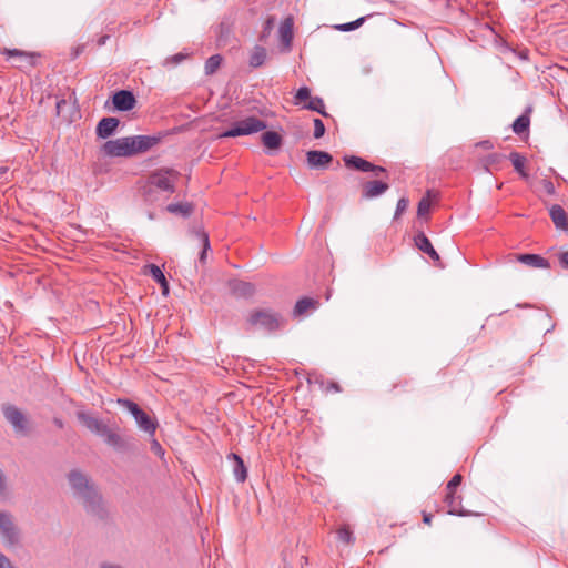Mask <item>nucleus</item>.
Segmentation results:
<instances>
[{
	"label": "nucleus",
	"instance_id": "12",
	"mask_svg": "<svg viewBox=\"0 0 568 568\" xmlns=\"http://www.w3.org/2000/svg\"><path fill=\"white\" fill-rule=\"evenodd\" d=\"M78 420L85 426L91 433L103 438L108 429L110 428L106 424H104L101 419L93 417L92 415L85 412L77 413Z\"/></svg>",
	"mask_w": 568,
	"mask_h": 568
},
{
	"label": "nucleus",
	"instance_id": "23",
	"mask_svg": "<svg viewBox=\"0 0 568 568\" xmlns=\"http://www.w3.org/2000/svg\"><path fill=\"white\" fill-rule=\"evenodd\" d=\"M549 215L557 229L568 231V215L560 205L554 204L549 210Z\"/></svg>",
	"mask_w": 568,
	"mask_h": 568
},
{
	"label": "nucleus",
	"instance_id": "36",
	"mask_svg": "<svg viewBox=\"0 0 568 568\" xmlns=\"http://www.w3.org/2000/svg\"><path fill=\"white\" fill-rule=\"evenodd\" d=\"M365 20H366L365 17H361L352 22L336 24L335 29L338 31H343V32L353 31V30L358 29L365 22Z\"/></svg>",
	"mask_w": 568,
	"mask_h": 568
},
{
	"label": "nucleus",
	"instance_id": "49",
	"mask_svg": "<svg viewBox=\"0 0 568 568\" xmlns=\"http://www.w3.org/2000/svg\"><path fill=\"white\" fill-rule=\"evenodd\" d=\"M559 263L562 268L568 270V251L559 254Z\"/></svg>",
	"mask_w": 568,
	"mask_h": 568
},
{
	"label": "nucleus",
	"instance_id": "16",
	"mask_svg": "<svg viewBox=\"0 0 568 568\" xmlns=\"http://www.w3.org/2000/svg\"><path fill=\"white\" fill-rule=\"evenodd\" d=\"M120 124V120L113 116L102 118L95 128V135L98 139H108L112 136Z\"/></svg>",
	"mask_w": 568,
	"mask_h": 568
},
{
	"label": "nucleus",
	"instance_id": "19",
	"mask_svg": "<svg viewBox=\"0 0 568 568\" xmlns=\"http://www.w3.org/2000/svg\"><path fill=\"white\" fill-rule=\"evenodd\" d=\"M229 287L232 294H234L237 297H251L255 293L254 284L241 280L230 281Z\"/></svg>",
	"mask_w": 568,
	"mask_h": 568
},
{
	"label": "nucleus",
	"instance_id": "34",
	"mask_svg": "<svg viewBox=\"0 0 568 568\" xmlns=\"http://www.w3.org/2000/svg\"><path fill=\"white\" fill-rule=\"evenodd\" d=\"M222 62V57L220 54L211 55L204 64L205 74L211 75L216 72Z\"/></svg>",
	"mask_w": 568,
	"mask_h": 568
},
{
	"label": "nucleus",
	"instance_id": "33",
	"mask_svg": "<svg viewBox=\"0 0 568 568\" xmlns=\"http://www.w3.org/2000/svg\"><path fill=\"white\" fill-rule=\"evenodd\" d=\"M303 109L311 110L328 118L329 114L325 110L324 100L321 97H311L310 101L302 106Z\"/></svg>",
	"mask_w": 568,
	"mask_h": 568
},
{
	"label": "nucleus",
	"instance_id": "55",
	"mask_svg": "<svg viewBox=\"0 0 568 568\" xmlns=\"http://www.w3.org/2000/svg\"><path fill=\"white\" fill-rule=\"evenodd\" d=\"M100 568H123L120 565L111 564V562H102Z\"/></svg>",
	"mask_w": 568,
	"mask_h": 568
},
{
	"label": "nucleus",
	"instance_id": "28",
	"mask_svg": "<svg viewBox=\"0 0 568 568\" xmlns=\"http://www.w3.org/2000/svg\"><path fill=\"white\" fill-rule=\"evenodd\" d=\"M267 58V51L262 45H255L250 54L248 64L252 68L262 67Z\"/></svg>",
	"mask_w": 568,
	"mask_h": 568
},
{
	"label": "nucleus",
	"instance_id": "56",
	"mask_svg": "<svg viewBox=\"0 0 568 568\" xmlns=\"http://www.w3.org/2000/svg\"><path fill=\"white\" fill-rule=\"evenodd\" d=\"M432 514H428V513H424L423 514V521L426 524V525H430L432 523Z\"/></svg>",
	"mask_w": 568,
	"mask_h": 568
},
{
	"label": "nucleus",
	"instance_id": "5",
	"mask_svg": "<svg viewBox=\"0 0 568 568\" xmlns=\"http://www.w3.org/2000/svg\"><path fill=\"white\" fill-rule=\"evenodd\" d=\"M0 541L9 549L20 546L22 541V531L9 510H0Z\"/></svg>",
	"mask_w": 568,
	"mask_h": 568
},
{
	"label": "nucleus",
	"instance_id": "45",
	"mask_svg": "<svg viewBox=\"0 0 568 568\" xmlns=\"http://www.w3.org/2000/svg\"><path fill=\"white\" fill-rule=\"evenodd\" d=\"M150 449L152 453H154L156 456H159L160 458H163L164 455H165V450L163 449V447L161 446V444L159 443L158 439L154 438V436L152 437L151 439V443H150Z\"/></svg>",
	"mask_w": 568,
	"mask_h": 568
},
{
	"label": "nucleus",
	"instance_id": "22",
	"mask_svg": "<svg viewBox=\"0 0 568 568\" xmlns=\"http://www.w3.org/2000/svg\"><path fill=\"white\" fill-rule=\"evenodd\" d=\"M320 302L313 297H302L300 298L294 306L293 316L300 317L307 314L310 311H314L317 308Z\"/></svg>",
	"mask_w": 568,
	"mask_h": 568
},
{
	"label": "nucleus",
	"instance_id": "20",
	"mask_svg": "<svg viewBox=\"0 0 568 568\" xmlns=\"http://www.w3.org/2000/svg\"><path fill=\"white\" fill-rule=\"evenodd\" d=\"M293 27H294V20L290 16L281 22L280 28H278L281 43L288 50L291 49L292 41H293Z\"/></svg>",
	"mask_w": 568,
	"mask_h": 568
},
{
	"label": "nucleus",
	"instance_id": "26",
	"mask_svg": "<svg viewBox=\"0 0 568 568\" xmlns=\"http://www.w3.org/2000/svg\"><path fill=\"white\" fill-rule=\"evenodd\" d=\"M262 143L268 150H277L281 148L283 139L282 135L275 131H265L261 135Z\"/></svg>",
	"mask_w": 568,
	"mask_h": 568
},
{
	"label": "nucleus",
	"instance_id": "32",
	"mask_svg": "<svg viewBox=\"0 0 568 568\" xmlns=\"http://www.w3.org/2000/svg\"><path fill=\"white\" fill-rule=\"evenodd\" d=\"M506 155L501 153H490L483 159L484 170L490 172L491 169L498 170Z\"/></svg>",
	"mask_w": 568,
	"mask_h": 568
},
{
	"label": "nucleus",
	"instance_id": "2",
	"mask_svg": "<svg viewBox=\"0 0 568 568\" xmlns=\"http://www.w3.org/2000/svg\"><path fill=\"white\" fill-rule=\"evenodd\" d=\"M161 140V134L132 135L108 140L100 146V153L109 158H131L149 151L159 144Z\"/></svg>",
	"mask_w": 568,
	"mask_h": 568
},
{
	"label": "nucleus",
	"instance_id": "50",
	"mask_svg": "<svg viewBox=\"0 0 568 568\" xmlns=\"http://www.w3.org/2000/svg\"><path fill=\"white\" fill-rule=\"evenodd\" d=\"M85 49V45L84 44H79L78 47H75L71 53V58L74 60L77 59Z\"/></svg>",
	"mask_w": 568,
	"mask_h": 568
},
{
	"label": "nucleus",
	"instance_id": "59",
	"mask_svg": "<svg viewBox=\"0 0 568 568\" xmlns=\"http://www.w3.org/2000/svg\"><path fill=\"white\" fill-rule=\"evenodd\" d=\"M517 307H530L528 304H517Z\"/></svg>",
	"mask_w": 568,
	"mask_h": 568
},
{
	"label": "nucleus",
	"instance_id": "46",
	"mask_svg": "<svg viewBox=\"0 0 568 568\" xmlns=\"http://www.w3.org/2000/svg\"><path fill=\"white\" fill-rule=\"evenodd\" d=\"M463 476L460 474H456L452 477V479L447 483L446 490L455 493L456 488L462 484Z\"/></svg>",
	"mask_w": 568,
	"mask_h": 568
},
{
	"label": "nucleus",
	"instance_id": "38",
	"mask_svg": "<svg viewBox=\"0 0 568 568\" xmlns=\"http://www.w3.org/2000/svg\"><path fill=\"white\" fill-rule=\"evenodd\" d=\"M274 26H275V18L274 17H268L264 24H263V29H262V32L260 34V41H266V39L270 37V34L272 33L273 29H274Z\"/></svg>",
	"mask_w": 568,
	"mask_h": 568
},
{
	"label": "nucleus",
	"instance_id": "54",
	"mask_svg": "<svg viewBox=\"0 0 568 568\" xmlns=\"http://www.w3.org/2000/svg\"><path fill=\"white\" fill-rule=\"evenodd\" d=\"M327 390L341 392V387H339V385L337 383L332 382L327 386Z\"/></svg>",
	"mask_w": 568,
	"mask_h": 568
},
{
	"label": "nucleus",
	"instance_id": "18",
	"mask_svg": "<svg viewBox=\"0 0 568 568\" xmlns=\"http://www.w3.org/2000/svg\"><path fill=\"white\" fill-rule=\"evenodd\" d=\"M3 54L8 58H18L20 64L17 67L23 68L26 65L33 67L37 63V59L39 58L38 53L27 52L19 49H4Z\"/></svg>",
	"mask_w": 568,
	"mask_h": 568
},
{
	"label": "nucleus",
	"instance_id": "30",
	"mask_svg": "<svg viewBox=\"0 0 568 568\" xmlns=\"http://www.w3.org/2000/svg\"><path fill=\"white\" fill-rule=\"evenodd\" d=\"M141 196L148 204H154L161 200L160 191L152 186L148 181L141 187Z\"/></svg>",
	"mask_w": 568,
	"mask_h": 568
},
{
	"label": "nucleus",
	"instance_id": "4",
	"mask_svg": "<svg viewBox=\"0 0 568 568\" xmlns=\"http://www.w3.org/2000/svg\"><path fill=\"white\" fill-rule=\"evenodd\" d=\"M116 402L132 415L140 430L144 432L150 437L154 436L159 427V423L155 417L151 416L129 398H119Z\"/></svg>",
	"mask_w": 568,
	"mask_h": 568
},
{
	"label": "nucleus",
	"instance_id": "57",
	"mask_svg": "<svg viewBox=\"0 0 568 568\" xmlns=\"http://www.w3.org/2000/svg\"><path fill=\"white\" fill-rule=\"evenodd\" d=\"M108 39H109V36H108V34H104V36L100 37V38H99V40H98V45H99V47L104 45V44L106 43V40H108Z\"/></svg>",
	"mask_w": 568,
	"mask_h": 568
},
{
	"label": "nucleus",
	"instance_id": "8",
	"mask_svg": "<svg viewBox=\"0 0 568 568\" xmlns=\"http://www.w3.org/2000/svg\"><path fill=\"white\" fill-rule=\"evenodd\" d=\"M181 173L171 168H161L151 172L148 182L156 190L172 194L175 192V182Z\"/></svg>",
	"mask_w": 568,
	"mask_h": 568
},
{
	"label": "nucleus",
	"instance_id": "60",
	"mask_svg": "<svg viewBox=\"0 0 568 568\" xmlns=\"http://www.w3.org/2000/svg\"><path fill=\"white\" fill-rule=\"evenodd\" d=\"M149 219L153 220L154 219V213L150 212L149 213Z\"/></svg>",
	"mask_w": 568,
	"mask_h": 568
},
{
	"label": "nucleus",
	"instance_id": "21",
	"mask_svg": "<svg viewBox=\"0 0 568 568\" xmlns=\"http://www.w3.org/2000/svg\"><path fill=\"white\" fill-rule=\"evenodd\" d=\"M517 261L534 268H548L550 266L549 261L539 254H519Z\"/></svg>",
	"mask_w": 568,
	"mask_h": 568
},
{
	"label": "nucleus",
	"instance_id": "29",
	"mask_svg": "<svg viewBox=\"0 0 568 568\" xmlns=\"http://www.w3.org/2000/svg\"><path fill=\"white\" fill-rule=\"evenodd\" d=\"M165 210L175 215H181L183 217H189L194 211L193 204L185 202V203H170L166 205Z\"/></svg>",
	"mask_w": 568,
	"mask_h": 568
},
{
	"label": "nucleus",
	"instance_id": "6",
	"mask_svg": "<svg viewBox=\"0 0 568 568\" xmlns=\"http://www.w3.org/2000/svg\"><path fill=\"white\" fill-rule=\"evenodd\" d=\"M247 323L253 327H260L268 333L282 328L284 324L283 316L271 308H258L250 313Z\"/></svg>",
	"mask_w": 568,
	"mask_h": 568
},
{
	"label": "nucleus",
	"instance_id": "13",
	"mask_svg": "<svg viewBox=\"0 0 568 568\" xmlns=\"http://www.w3.org/2000/svg\"><path fill=\"white\" fill-rule=\"evenodd\" d=\"M113 108L120 112H126L134 109L136 99L130 90H119L112 95Z\"/></svg>",
	"mask_w": 568,
	"mask_h": 568
},
{
	"label": "nucleus",
	"instance_id": "35",
	"mask_svg": "<svg viewBox=\"0 0 568 568\" xmlns=\"http://www.w3.org/2000/svg\"><path fill=\"white\" fill-rule=\"evenodd\" d=\"M311 90L307 87H301L294 95V104L300 105L307 103L311 99Z\"/></svg>",
	"mask_w": 568,
	"mask_h": 568
},
{
	"label": "nucleus",
	"instance_id": "47",
	"mask_svg": "<svg viewBox=\"0 0 568 568\" xmlns=\"http://www.w3.org/2000/svg\"><path fill=\"white\" fill-rule=\"evenodd\" d=\"M0 568H17L10 558L0 551Z\"/></svg>",
	"mask_w": 568,
	"mask_h": 568
},
{
	"label": "nucleus",
	"instance_id": "31",
	"mask_svg": "<svg viewBox=\"0 0 568 568\" xmlns=\"http://www.w3.org/2000/svg\"><path fill=\"white\" fill-rule=\"evenodd\" d=\"M508 159L511 161L515 171L523 179H528L529 178L528 173L525 171V163H526V158L525 156H523L518 152H510V154L508 155Z\"/></svg>",
	"mask_w": 568,
	"mask_h": 568
},
{
	"label": "nucleus",
	"instance_id": "61",
	"mask_svg": "<svg viewBox=\"0 0 568 568\" xmlns=\"http://www.w3.org/2000/svg\"><path fill=\"white\" fill-rule=\"evenodd\" d=\"M61 103H64V101H59V102L57 103V108H58V110L60 109Z\"/></svg>",
	"mask_w": 568,
	"mask_h": 568
},
{
	"label": "nucleus",
	"instance_id": "15",
	"mask_svg": "<svg viewBox=\"0 0 568 568\" xmlns=\"http://www.w3.org/2000/svg\"><path fill=\"white\" fill-rule=\"evenodd\" d=\"M445 504L448 506V514L453 516H478L479 514L466 510L462 507V496H456L453 491H447L445 499Z\"/></svg>",
	"mask_w": 568,
	"mask_h": 568
},
{
	"label": "nucleus",
	"instance_id": "24",
	"mask_svg": "<svg viewBox=\"0 0 568 568\" xmlns=\"http://www.w3.org/2000/svg\"><path fill=\"white\" fill-rule=\"evenodd\" d=\"M531 111L532 108L530 105L527 106L525 112L513 122L511 129L514 133L521 135L523 133H527L529 131Z\"/></svg>",
	"mask_w": 568,
	"mask_h": 568
},
{
	"label": "nucleus",
	"instance_id": "14",
	"mask_svg": "<svg viewBox=\"0 0 568 568\" xmlns=\"http://www.w3.org/2000/svg\"><path fill=\"white\" fill-rule=\"evenodd\" d=\"M306 162L310 169H326L333 162V156L326 151L311 150L306 153Z\"/></svg>",
	"mask_w": 568,
	"mask_h": 568
},
{
	"label": "nucleus",
	"instance_id": "51",
	"mask_svg": "<svg viewBox=\"0 0 568 568\" xmlns=\"http://www.w3.org/2000/svg\"><path fill=\"white\" fill-rule=\"evenodd\" d=\"M477 145L485 150H489L493 148V143L489 140L480 141Z\"/></svg>",
	"mask_w": 568,
	"mask_h": 568
},
{
	"label": "nucleus",
	"instance_id": "39",
	"mask_svg": "<svg viewBox=\"0 0 568 568\" xmlns=\"http://www.w3.org/2000/svg\"><path fill=\"white\" fill-rule=\"evenodd\" d=\"M186 58H187L186 53L179 52L174 55L168 57L163 61V67L178 65L179 63L183 62Z\"/></svg>",
	"mask_w": 568,
	"mask_h": 568
},
{
	"label": "nucleus",
	"instance_id": "52",
	"mask_svg": "<svg viewBox=\"0 0 568 568\" xmlns=\"http://www.w3.org/2000/svg\"><path fill=\"white\" fill-rule=\"evenodd\" d=\"M53 424L60 429L64 428V422L60 417H53Z\"/></svg>",
	"mask_w": 568,
	"mask_h": 568
},
{
	"label": "nucleus",
	"instance_id": "11",
	"mask_svg": "<svg viewBox=\"0 0 568 568\" xmlns=\"http://www.w3.org/2000/svg\"><path fill=\"white\" fill-rule=\"evenodd\" d=\"M4 419L12 426L16 434L27 435L29 433V420L27 416L12 404L2 405Z\"/></svg>",
	"mask_w": 568,
	"mask_h": 568
},
{
	"label": "nucleus",
	"instance_id": "9",
	"mask_svg": "<svg viewBox=\"0 0 568 568\" xmlns=\"http://www.w3.org/2000/svg\"><path fill=\"white\" fill-rule=\"evenodd\" d=\"M267 128L265 121L256 116H247L243 120L235 122L230 129L220 134V138H235L241 135H250L257 133Z\"/></svg>",
	"mask_w": 568,
	"mask_h": 568
},
{
	"label": "nucleus",
	"instance_id": "40",
	"mask_svg": "<svg viewBox=\"0 0 568 568\" xmlns=\"http://www.w3.org/2000/svg\"><path fill=\"white\" fill-rule=\"evenodd\" d=\"M337 538L345 544H352L354 541L353 532L347 527H342L337 530Z\"/></svg>",
	"mask_w": 568,
	"mask_h": 568
},
{
	"label": "nucleus",
	"instance_id": "1",
	"mask_svg": "<svg viewBox=\"0 0 568 568\" xmlns=\"http://www.w3.org/2000/svg\"><path fill=\"white\" fill-rule=\"evenodd\" d=\"M343 161L348 169L358 172H371L375 178L361 183L362 199H376L389 190V183L385 180L388 178V171L384 166L373 164L357 155H345Z\"/></svg>",
	"mask_w": 568,
	"mask_h": 568
},
{
	"label": "nucleus",
	"instance_id": "53",
	"mask_svg": "<svg viewBox=\"0 0 568 568\" xmlns=\"http://www.w3.org/2000/svg\"><path fill=\"white\" fill-rule=\"evenodd\" d=\"M159 284L162 288L163 294H168L169 293V282L166 281V278H164V282H159Z\"/></svg>",
	"mask_w": 568,
	"mask_h": 568
},
{
	"label": "nucleus",
	"instance_id": "44",
	"mask_svg": "<svg viewBox=\"0 0 568 568\" xmlns=\"http://www.w3.org/2000/svg\"><path fill=\"white\" fill-rule=\"evenodd\" d=\"M408 203H409V201L406 197H400L397 201L394 220H397L400 216V214H403L407 210Z\"/></svg>",
	"mask_w": 568,
	"mask_h": 568
},
{
	"label": "nucleus",
	"instance_id": "27",
	"mask_svg": "<svg viewBox=\"0 0 568 568\" xmlns=\"http://www.w3.org/2000/svg\"><path fill=\"white\" fill-rule=\"evenodd\" d=\"M229 458L234 460L233 474L235 479L239 483H244L247 478V469L244 465L243 459L234 453L230 454Z\"/></svg>",
	"mask_w": 568,
	"mask_h": 568
},
{
	"label": "nucleus",
	"instance_id": "25",
	"mask_svg": "<svg viewBox=\"0 0 568 568\" xmlns=\"http://www.w3.org/2000/svg\"><path fill=\"white\" fill-rule=\"evenodd\" d=\"M190 233L196 236L201 244L202 250L200 252L199 261L205 263L207 251L211 248L209 234L202 227H193Z\"/></svg>",
	"mask_w": 568,
	"mask_h": 568
},
{
	"label": "nucleus",
	"instance_id": "37",
	"mask_svg": "<svg viewBox=\"0 0 568 568\" xmlns=\"http://www.w3.org/2000/svg\"><path fill=\"white\" fill-rule=\"evenodd\" d=\"M10 497V489L8 478L4 471L0 468V500L4 501Z\"/></svg>",
	"mask_w": 568,
	"mask_h": 568
},
{
	"label": "nucleus",
	"instance_id": "7",
	"mask_svg": "<svg viewBox=\"0 0 568 568\" xmlns=\"http://www.w3.org/2000/svg\"><path fill=\"white\" fill-rule=\"evenodd\" d=\"M72 497L78 500L82 495L90 493L98 486L95 480L80 468H73L65 475Z\"/></svg>",
	"mask_w": 568,
	"mask_h": 568
},
{
	"label": "nucleus",
	"instance_id": "48",
	"mask_svg": "<svg viewBox=\"0 0 568 568\" xmlns=\"http://www.w3.org/2000/svg\"><path fill=\"white\" fill-rule=\"evenodd\" d=\"M544 189L549 195H554L556 193L555 185L550 180H544L542 181Z\"/></svg>",
	"mask_w": 568,
	"mask_h": 568
},
{
	"label": "nucleus",
	"instance_id": "42",
	"mask_svg": "<svg viewBox=\"0 0 568 568\" xmlns=\"http://www.w3.org/2000/svg\"><path fill=\"white\" fill-rule=\"evenodd\" d=\"M148 267L150 270V274H151L152 278L156 283L164 282L165 275H164V273L162 272V270L158 265L150 264V265H148Z\"/></svg>",
	"mask_w": 568,
	"mask_h": 568
},
{
	"label": "nucleus",
	"instance_id": "17",
	"mask_svg": "<svg viewBox=\"0 0 568 568\" xmlns=\"http://www.w3.org/2000/svg\"><path fill=\"white\" fill-rule=\"evenodd\" d=\"M414 242L419 251L427 254L436 265H440L439 254L436 252L429 239L425 235L424 232H418L414 237Z\"/></svg>",
	"mask_w": 568,
	"mask_h": 568
},
{
	"label": "nucleus",
	"instance_id": "3",
	"mask_svg": "<svg viewBox=\"0 0 568 568\" xmlns=\"http://www.w3.org/2000/svg\"><path fill=\"white\" fill-rule=\"evenodd\" d=\"M77 501L89 517L99 521H108L110 519L109 506L99 486L91 489L90 493L82 495Z\"/></svg>",
	"mask_w": 568,
	"mask_h": 568
},
{
	"label": "nucleus",
	"instance_id": "10",
	"mask_svg": "<svg viewBox=\"0 0 568 568\" xmlns=\"http://www.w3.org/2000/svg\"><path fill=\"white\" fill-rule=\"evenodd\" d=\"M103 440L108 446L121 454L134 453L136 449V439L133 436H122L112 428L108 429Z\"/></svg>",
	"mask_w": 568,
	"mask_h": 568
},
{
	"label": "nucleus",
	"instance_id": "58",
	"mask_svg": "<svg viewBox=\"0 0 568 568\" xmlns=\"http://www.w3.org/2000/svg\"><path fill=\"white\" fill-rule=\"evenodd\" d=\"M555 328V324L552 323L547 329H546V333L545 334H548L550 332H552Z\"/></svg>",
	"mask_w": 568,
	"mask_h": 568
},
{
	"label": "nucleus",
	"instance_id": "43",
	"mask_svg": "<svg viewBox=\"0 0 568 568\" xmlns=\"http://www.w3.org/2000/svg\"><path fill=\"white\" fill-rule=\"evenodd\" d=\"M429 210H430V201L427 199V197H423L419 202H418V206H417V215L419 217L426 215L429 213Z\"/></svg>",
	"mask_w": 568,
	"mask_h": 568
},
{
	"label": "nucleus",
	"instance_id": "41",
	"mask_svg": "<svg viewBox=\"0 0 568 568\" xmlns=\"http://www.w3.org/2000/svg\"><path fill=\"white\" fill-rule=\"evenodd\" d=\"M313 123H314V138L315 139H321L324 136L325 132H326V129H325V125H324V122L318 119V118H315L313 120Z\"/></svg>",
	"mask_w": 568,
	"mask_h": 568
}]
</instances>
